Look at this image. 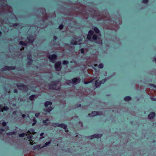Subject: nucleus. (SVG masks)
I'll return each instance as SVG.
<instances>
[{
	"label": "nucleus",
	"instance_id": "7c9ffc66",
	"mask_svg": "<svg viewBox=\"0 0 156 156\" xmlns=\"http://www.w3.org/2000/svg\"><path fill=\"white\" fill-rule=\"evenodd\" d=\"M51 84H52L55 87V86L57 85V83H56L55 81H53L51 82Z\"/></svg>",
	"mask_w": 156,
	"mask_h": 156
},
{
	"label": "nucleus",
	"instance_id": "c9c22d12",
	"mask_svg": "<svg viewBox=\"0 0 156 156\" xmlns=\"http://www.w3.org/2000/svg\"><path fill=\"white\" fill-rule=\"evenodd\" d=\"M63 27H64L63 25L62 24H61L59 26L58 28L59 29L61 30H62L63 29Z\"/></svg>",
	"mask_w": 156,
	"mask_h": 156
},
{
	"label": "nucleus",
	"instance_id": "a19ab883",
	"mask_svg": "<svg viewBox=\"0 0 156 156\" xmlns=\"http://www.w3.org/2000/svg\"><path fill=\"white\" fill-rule=\"evenodd\" d=\"M149 85L151 86H152L155 88H156V85H155L154 84H150Z\"/></svg>",
	"mask_w": 156,
	"mask_h": 156
},
{
	"label": "nucleus",
	"instance_id": "6e6552de",
	"mask_svg": "<svg viewBox=\"0 0 156 156\" xmlns=\"http://www.w3.org/2000/svg\"><path fill=\"white\" fill-rule=\"evenodd\" d=\"M92 29L94 30L96 33L98 34L99 36H101V34L100 32V30L97 27L93 26L92 27Z\"/></svg>",
	"mask_w": 156,
	"mask_h": 156
},
{
	"label": "nucleus",
	"instance_id": "603ef678",
	"mask_svg": "<svg viewBox=\"0 0 156 156\" xmlns=\"http://www.w3.org/2000/svg\"><path fill=\"white\" fill-rule=\"evenodd\" d=\"M77 106L78 107H81V105L80 104H78Z\"/></svg>",
	"mask_w": 156,
	"mask_h": 156
},
{
	"label": "nucleus",
	"instance_id": "72a5a7b5",
	"mask_svg": "<svg viewBox=\"0 0 156 156\" xmlns=\"http://www.w3.org/2000/svg\"><path fill=\"white\" fill-rule=\"evenodd\" d=\"M94 79L90 81H85L84 82V83L85 84H88L89 83H92V82L93 81V80H94Z\"/></svg>",
	"mask_w": 156,
	"mask_h": 156
},
{
	"label": "nucleus",
	"instance_id": "5701e85b",
	"mask_svg": "<svg viewBox=\"0 0 156 156\" xmlns=\"http://www.w3.org/2000/svg\"><path fill=\"white\" fill-rule=\"evenodd\" d=\"M19 44L20 45L23 46H26L27 45V43L24 42L22 41H20L19 42Z\"/></svg>",
	"mask_w": 156,
	"mask_h": 156
},
{
	"label": "nucleus",
	"instance_id": "ddd939ff",
	"mask_svg": "<svg viewBox=\"0 0 156 156\" xmlns=\"http://www.w3.org/2000/svg\"><path fill=\"white\" fill-rule=\"evenodd\" d=\"M72 80L73 83H75V84H76L78 82H80V78L78 79L75 78L73 79Z\"/></svg>",
	"mask_w": 156,
	"mask_h": 156
},
{
	"label": "nucleus",
	"instance_id": "4468645a",
	"mask_svg": "<svg viewBox=\"0 0 156 156\" xmlns=\"http://www.w3.org/2000/svg\"><path fill=\"white\" fill-rule=\"evenodd\" d=\"M27 39L30 43H33L34 40V39L33 37H28Z\"/></svg>",
	"mask_w": 156,
	"mask_h": 156
},
{
	"label": "nucleus",
	"instance_id": "bb28decb",
	"mask_svg": "<svg viewBox=\"0 0 156 156\" xmlns=\"http://www.w3.org/2000/svg\"><path fill=\"white\" fill-rule=\"evenodd\" d=\"M3 110L4 111H7L9 109V108L7 106H2Z\"/></svg>",
	"mask_w": 156,
	"mask_h": 156
},
{
	"label": "nucleus",
	"instance_id": "4c0bfd02",
	"mask_svg": "<svg viewBox=\"0 0 156 156\" xmlns=\"http://www.w3.org/2000/svg\"><path fill=\"white\" fill-rule=\"evenodd\" d=\"M33 62H31L30 61H28L27 62V64L28 65H31Z\"/></svg>",
	"mask_w": 156,
	"mask_h": 156
},
{
	"label": "nucleus",
	"instance_id": "a211bd4d",
	"mask_svg": "<svg viewBox=\"0 0 156 156\" xmlns=\"http://www.w3.org/2000/svg\"><path fill=\"white\" fill-rule=\"evenodd\" d=\"M49 89H52L53 90H57L56 88L55 87L51 84H49Z\"/></svg>",
	"mask_w": 156,
	"mask_h": 156
},
{
	"label": "nucleus",
	"instance_id": "e433bc0d",
	"mask_svg": "<svg viewBox=\"0 0 156 156\" xmlns=\"http://www.w3.org/2000/svg\"><path fill=\"white\" fill-rule=\"evenodd\" d=\"M7 125V123L6 122H4L2 123V125L3 126H5Z\"/></svg>",
	"mask_w": 156,
	"mask_h": 156
},
{
	"label": "nucleus",
	"instance_id": "f8f14e48",
	"mask_svg": "<svg viewBox=\"0 0 156 156\" xmlns=\"http://www.w3.org/2000/svg\"><path fill=\"white\" fill-rule=\"evenodd\" d=\"M54 108L52 106H49L47 108L44 110V112L49 113Z\"/></svg>",
	"mask_w": 156,
	"mask_h": 156
},
{
	"label": "nucleus",
	"instance_id": "f03ea898",
	"mask_svg": "<svg viewBox=\"0 0 156 156\" xmlns=\"http://www.w3.org/2000/svg\"><path fill=\"white\" fill-rule=\"evenodd\" d=\"M47 57L50 61L52 63H55V61L57 60V55L55 54H53Z\"/></svg>",
	"mask_w": 156,
	"mask_h": 156
},
{
	"label": "nucleus",
	"instance_id": "1a4fd4ad",
	"mask_svg": "<svg viewBox=\"0 0 156 156\" xmlns=\"http://www.w3.org/2000/svg\"><path fill=\"white\" fill-rule=\"evenodd\" d=\"M155 113L154 112H151L148 116V119H152L155 116Z\"/></svg>",
	"mask_w": 156,
	"mask_h": 156
},
{
	"label": "nucleus",
	"instance_id": "aec40b11",
	"mask_svg": "<svg viewBox=\"0 0 156 156\" xmlns=\"http://www.w3.org/2000/svg\"><path fill=\"white\" fill-rule=\"evenodd\" d=\"M27 58L28 61H30L31 62H33V60L32 58V56L30 54H28L27 55Z\"/></svg>",
	"mask_w": 156,
	"mask_h": 156
},
{
	"label": "nucleus",
	"instance_id": "7ed1b4c3",
	"mask_svg": "<svg viewBox=\"0 0 156 156\" xmlns=\"http://www.w3.org/2000/svg\"><path fill=\"white\" fill-rule=\"evenodd\" d=\"M16 69L15 66H6L1 69V71L14 70Z\"/></svg>",
	"mask_w": 156,
	"mask_h": 156
},
{
	"label": "nucleus",
	"instance_id": "37998d69",
	"mask_svg": "<svg viewBox=\"0 0 156 156\" xmlns=\"http://www.w3.org/2000/svg\"><path fill=\"white\" fill-rule=\"evenodd\" d=\"M27 138L30 139V140H32L31 139L32 138V136L30 135H29L27 136Z\"/></svg>",
	"mask_w": 156,
	"mask_h": 156
},
{
	"label": "nucleus",
	"instance_id": "473e14b6",
	"mask_svg": "<svg viewBox=\"0 0 156 156\" xmlns=\"http://www.w3.org/2000/svg\"><path fill=\"white\" fill-rule=\"evenodd\" d=\"M99 68L102 69L104 67V65L102 63L99 64L98 66Z\"/></svg>",
	"mask_w": 156,
	"mask_h": 156
},
{
	"label": "nucleus",
	"instance_id": "423d86ee",
	"mask_svg": "<svg viewBox=\"0 0 156 156\" xmlns=\"http://www.w3.org/2000/svg\"><path fill=\"white\" fill-rule=\"evenodd\" d=\"M102 136V134H94L90 136L89 137L91 139H92L94 138H101Z\"/></svg>",
	"mask_w": 156,
	"mask_h": 156
},
{
	"label": "nucleus",
	"instance_id": "de8ad7c7",
	"mask_svg": "<svg viewBox=\"0 0 156 156\" xmlns=\"http://www.w3.org/2000/svg\"><path fill=\"white\" fill-rule=\"evenodd\" d=\"M13 92L14 93H17L18 92V90L17 89H14L13 90Z\"/></svg>",
	"mask_w": 156,
	"mask_h": 156
},
{
	"label": "nucleus",
	"instance_id": "13d9d810",
	"mask_svg": "<svg viewBox=\"0 0 156 156\" xmlns=\"http://www.w3.org/2000/svg\"><path fill=\"white\" fill-rule=\"evenodd\" d=\"M0 130H1L2 131H4V130L3 129H2V128H0Z\"/></svg>",
	"mask_w": 156,
	"mask_h": 156
},
{
	"label": "nucleus",
	"instance_id": "09e8293b",
	"mask_svg": "<svg viewBox=\"0 0 156 156\" xmlns=\"http://www.w3.org/2000/svg\"><path fill=\"white\" fill-rule=\"evenodd\" d=\"M53 38V39L55 40H56L57 39V37L55 36H54Z\"/></svg>",
	"mask_w": 156,
	"mask_h": 156
},
{
	"label": "nucleus",
	"instance_id": "bf43d9fd",
	"mask_svg": "<svg viewBox=\"0 0 156 156\" xmlns=\"http://www.w3.org/2000/svg\"><path fill=\"white\" fill-rule=\"evenodd\" d=\"M68 82L69 83H72V82L71 81V80H68Z\"/></svg>",
	"mask_w": 156,
	"mask_h": 156
},
{
	"label": "nucleus",
	"instance_id": "3c124183",
	"mask_svg": "<svg viewBox=\"0 0 156 156\" xmlns=\"http://www.w3.org/2000/svg\"><path fill=\"white\" fill-rule=\"evenodd\" d=\"M22 116L23 118H24L26 117V115L25 114H22Z\"/></svg>",
	"mask_w": 156,
	"mask_h": 156
},
{
	"label": "nucleus",
	"instance_id": "f257e3e1",
	"mask_svg": "<svg viewBox=\"0 0 156 156\" xmlns=\"http://www.w3.org/2000/svg\"><path fill=\"white\" fill-rule=\"evenodd\" d=\"M94 31L92 30H90L88 33L87 36V38L89 41H94L95 43L98 44L102 43V41L100 37H99L96 34H94Z\"/></svg>",
	"mask_w": 156,
	"mask_h": 156
},
{
	"label": "nucleus",
	"instance_id": "393cba45",
	"mask_svg": "<svg viewBox=\"0 0 156 156\" xmlns=\"http://www.w3.org/2000/svg\"><path fill=\"white\" fill-rule=\"evenodd\" d=\"M50 143H51V141L45 143L44 144V145L41 146V148H44V147H47V146H48Z\"/></svg>",
	"mask_w": 156,
	"mask_h": 156
},
{
	"label": "nucleus",
	"instance_id": "49530a36",
	"mask_svg": "<svg viewBox=\"0 0 156 156\" xmlns=\"http://www.w3.org/2000/svg\"><path fill=\"white\" fill-rule=\"evenodd\" d=\"M39 114H40V113H36L35 114V117H38L39 116Z\"/></svg>",
	"mask_w": 156,
	"mask_h": 156
},
{
	"label": "nucleus",
	"instance_id": "c756f323",
	"mask_svg": "<svg viewBox=\"0 0 156 156\" xmlns=\"http://www.w3.org/2000/svg\"><path fill=\"white\" fill-rule=\"evenodd\" d=\"M107 80V79L105 78L104 79H103L101 80V83L104 84V83H105Z\"/></svg>",
	"mask_w": 156,
	"mask_h": 156
},
{
	"label": "nucleus",
	"instance_id": "052dcab7",
	"mask_svg": "<svg viewBox=\"0 0 156 156\" xmlns=\"http://www.w3.org/2000/svg\"><path fill=\"white\" fill-rule=\"evenodd\" d=\"M23 49H24V48H22L21 49V50L22 51V50H23Z\"/></svg>",
	"mask_w": 156,
	"mask_h": 156
},
{
	"label": "nucleus",
	"instance_id": "a18cd8bd",
	"mask_svg": "<svg viewBox=\"0 0 156 156\" xmlns=\"http://www.w3.org/2000/svg\"><path fill=\"white\" fill-rule=\"evenodd\" d=\"M2 106L0 105V112H3V110H2Z\"/></svg>",
	"mask_w": 156,
	"mask_h": 156
},
{
	"label": "nucleus",
	"instance_id": "8fccbe9b",
	"mask_svg": "<svg viewBox=\"0 0 156 156\" xmlns=\"http://www.w3.org/2000/svg\"><path fill=\"white\" fill-rule=\"evenodd\" d=\"M33 121H34V122H35V123H36L37 122V120L35 118H34L33 119Z\"/></svg>",
	"mask_w": 156,
	"mask_h": 156
},
{
	"label": "nucleus",
	"instance_id": "0e129e2a",
	"mask_svg": "<svg viewBox=\"0 0 156 156\" xmlns=\"http://www.w3.org/2000/svg\"><path fill=\"white\" fill-rule=\"evenodd\" d=\"M9 92H10V90H9L8 91V93H9Z\"/></svg>",
	"mask_w": 156,
	"mask_h": 156
},
{
	"label": "nucleus",
	"instance_id": "2f4dec72",
	"mask_svg": "<svg viewBox=\"0 0 156 156\" xmlns=\"http://www.w3.org/2000/svg\"><path fill=\"white\" fill-rule=\"evenodd\" d=\"M25 133H22L21 134H20L19 135V136L20 137H24L25 136Z\"/></svg>",
	"mask_w": 156,
	"mask_h": 156
},
{
	"label": "nucleus",
	"instance_id": "f704fd0d",
	"mask_svg": "<svg viewBox=\"0 0 156 156\" xmlns=\"http://www.w3.org/2000/svg\"><path fill=\"white\" fill-rule=\"evenodd\" d=\"M142 2L145 4H147L148 2V0H142Z\"/></svg>",
	"mask_w": 156,
	"mask_h": 156
},
{
	"label": "nucleus",
	"instance_id": "412c9836",
	"mask_svg": "<svg viewBox=\"0 0 156 156\" xmlns=\"http://www.w3.org/2000/svg\"><path fill=\"white\" fill-rule=\"evenodd\" d=\"M16 132H11L7 133L6 134L7 135L11 136L12 135H16Z\"/></svg>",
	"mask_w": 156,
	"mask_h": 156
},
{
	"label": "nucleus",
	"instance_id": "680f3d73",
	"mask_svg": "<svg viewBox=\"0 0 156 156\" xmlns=\"http://www.w3.org/2000/svg\"><path fill=\"white\" fill-rule=\"evenodd\" d=\"M154 60L156 62V57L154 58Z\"/></svg>",
	"mask_w": 156,
	"mask_h": 156
},
{
	"label": "nucleus",
	"instance_id": "2eb2a0df",
	"mask_svg": "<svg viewBox=\"0 0 156 156\" xmlns=\"http://www.w3.org/2000/svg\"><path fill=\"white\" fill-rule=\"evenodd\" d=\"M52 103L50 101H46L44 103V106L45 107H47L48 105H51Z\"/></svg>",
	"mask_w": 156,
	"mask_h": 156
},
{
	"label": "nucleus",
	"instance_id": "e2e57ef3",
	"mask_svg": "<svg viewBox=\"0 0 156 156\" xmlns=\"http://www.w3.org/2000/svg\"><path fill=\"white\" fill-rule=\"evenodd\" d=\"M31 131H34V130H33V129H31Z\"/></svg>",
	"mask_w": 156,
	"mask_h": 156
},
{
	"label": "nucleus",
	"instance_id": "c03bdc74",
	"mask_svg": "<svg viewBox=\"0 0 156 156\" xmlns=\"http://www.w3.org/2000/svg\"><path fill=\"white\" fill-rule=\"evenodd\" d=\"M2 5L5 6H7V5L6 3H5L4 2H2Z\"/></svg>",
	"mask_w": 156,
	"mask_h": 156
},
{
	"label": "nucleus",
	"instance_id": "774afa93",
	"mask_svg": "<svg viewBox=\"0 0 156 156\" xmlns=\"http://www.w3.org/2000/svg\"><path fill=\"white\" fill-rule=\"evenodd\" d=\"M96 65H94V66H96Z\"/></svg>",
	"mask_w": 156,
	"mask_h": 156
},
{
	"label": "nucleus",
	"instance_id": "0eeeda50",
	"mask_svg": "<svg viewBox=\"0 0 156 156\" xmlns=\"http://www.w3.org/2000/svg\"><path fill=\"white\" fill-rule=\"evenodd\" d=\"M16 86L18 87H22L23 89H27V86L23 83H19L16 84Z\"/></svg>",
	"mask_w": 156,
	"mask_h": 156
},
{
	"label": "nucleus",
	"instance_id": "338daca9",
	"mask_svg": "<svg viewBox=\"0 0 156 156\" xmlns=\"http://www.w3.org/2000/svg\"><path fill=\"white\" fill-rule=\"evenodd\" d=\"M36 67L37 68H38V66H36Z\"/></svg>",
	"mask_w": 156,
	"mask_h": 156
},
{
	"label": "nucleus",
	"instance_id": "4be33fe9",
	"mask_svg": "<svg viewBox=\"0 0 156 156\" xmlns=\"http://www.w3.org/2000/svg\"><path fill=\"white\" fill-rule=\"evenodd\" d=\"M36 97L35 94H32L29 97V99L31 101H33L34 100V98Z\"/></svg>",
	"mask_w": 156,
	"mask_h": 156
},
{
	"label": "nucleus",
	"instance_id": "6ab92c4d",
	"mask_svg": "<svg viewBox=\"0 0 156 156\" xmlns=\"http://www.w3.org/2000/svg\"><path fill=\"white\" fill-rule=\"evenodd\" d=\"M124 100L126 101H129L131 100L132 98L130 96H127L124 98Z\"/></svg>",
	"mask_w": 156,
	"mask_h": 156
},
{
	"label": "nucleus",
	"instance_id": "79ce46f5",
	"mask_svg": "<svg viewBox=\"0 0 156 156\" xmlns=\"http://www.w3.org/2000/svg\"><path fill=\"white\" fill-rule=\"evenodd\" d=\"M80 51L81 53H83L84 52V50L83 48L80 49Z\"/></svg>",
	"mask_w": 156,
	"mask_h": 156
},
{
	"label": "nucleus",
	"instance_id": "c85d7f7f",
	"mask_svg": "<svg viewBox=\"0 0 156 156\" xmlns=\"http://www.w3.org/2000/svg\"><path fill=\"white\" fill-rule=\"evenodd\" d=\"M62 63L64 65H67L69 63V62L66 60H64L63 61Z\"/></svg>",
	"mask_w": 156,
	"mask_h": 156
},
{
	"label": "nucleus",
	"instance_id": "ea45409f",
	"mask_svg": "<svg viewBox=\"0 0 156 156\" xmlns=\"http://www.w3.org/2000/svg\"><path fill=\"white\" fill-rule=\"evenodd\" d=\"M70 62L71 63H73L75 64H76L77 63V62L74 60L70 61Z\"/></svg>",
	"mask_w": 156,
	"mask_h": 156
},
{
	"label": "nucleus",
	"instance_id": "b1692460",
	"mask_svg": "<svg viewBox=\"0 0 156 156\" xmlns=\"http://www.w3.org/2000/svg\"><path fill=\"white\" fill-rule=\"evenodd\" d=\"M60 124L58 122H55L54 123L52 124V126L55 127H60V126H59Z\"/></svg>",
	"mask_w": 156,
	"mask_h": 156
},
{
	"label": "nucleus",
	"instance_id": "a878e982",
	"mask_svg": "<svg viewBox=\"0 0 156 156\" xmlns=\"http://www.w3.org/2000/svg\"><path fill=\"white\" fill-rule=\"evenodd\" d=\"M49 120L48 119H46L45 120H44L43 121V123L44 125H47L48 124L47 123V121Z\"/></svg>",
	"mask_w": 156,
	"mask_h": 156
},
{
	"label": "nucleus",
	"instance_id": "4d7b16f0",
	"mask_svg": "<svg viewBox=\"0 0 156 156\" xmlns=\"http://www.w3.org/2000/svg\"><path fill=\"white\" fill-rule=\"evenodd\" d=\"M16 111H14L13 112L12 114H16Z\"/></svg>",
	"mask_w": 156,
	"mask_h": 156
},
{
	"label": "nucleus",
	"instance_id": "20e7f679",
	"mask_svg": "<svg viewBox=\"0 0 156 156\" xmlns=\"http://www.w3.org/2000/svg\"><path fill=\"white\" fill-rule=\"evenodd\" d=\"M55 68L56 71H60L62 68L61 61H58L56 62L55 64Z\"/></svg>",
	"mask_w": 156,
	"mask_h": 156
},
{
	"label": "nucleus",
	"instance_id": "9b49d317",
	"mask_svg": "<svg viewBox=\"0 0 156 156\" xmlns=\"http://www.w3.org/2000/svg\"><path fill=\"white\" fill-rule=\"evenodd\" d=\"M101 84V82L98 80H96L94 83V85L96 87H99Z\"/></svg>",
	"mask_w": 156,
	"mask_h": 156
},
{
	"label": "nucleus",
	"instance_id": "39448f33",
	"mask_svg": "<svg viewBox=\"0 0 156 156\" xmlns=\"http://www.w3.org/2000/svg\"><path fill=\"white\" fill-rule=\"evenodd\" d=\"M102 115L101 112L93 111L91 113H89L88 115L90 116H95L96 115Z\"/></svg>",
	"mask_w": 156,
	"mask_h": 156
},
{
	"label": "nucleus",
	"instance_id": "6e6d98bb",
	"mask_svg": "<svg viewBox=\"0 0 156 156\" xmlns=\"http://www.w3.org/2000/svg\"><path fill=\"white\" fill-rule=\"evenodd\" d=\"M30 144L31 145H33V142H30Z\"/></svg>",
	"mask_w": 156,
	"mask_h": 156
},
{
	"label": "nucleus",
	"instance_id": "58836bf2",
	"mask_svg": "<svg viewBox=\"0 0 156 156\" xmlns=\"http://www.w3.org/2000/svg\"><path fill=\"white\" fill-rule=\"evenodd\" d=\"M151 99L153 101H156V98L154 97H151Z\"/></svg>",
	"mask_w": 156,
	"mask_h": 156
},
{
	"label": "nucleus",
	"instance_id": "69168bd1",
	"mask_svg": "<svg viewBox=\"0 0 156 156\" xmlns=\"http://www.w3.org/2000/svg\"><path fill=\"white\" fill-rule=\"evenodd\" d=\"M30 94V93H27V94H28V95H29V94Z\"/></svg>",
	"mask_w": 156,
	"mask_h": 156
},
{
	"label": "nucleus",
	"instance_id": "9d476101",
	"mask_svg": "<svg viewBox=\"0 0 156 156\" xmlns=\"http://www.w3.org/2000/svg\"><path fill=\"white\" fill-rule=\"evenodd\" d=\"M60 127L62 128V129H65V131L67 132L68 131L67 126L64 123H61L60 124Z\"/></svg>",
	"mask_w": 156,
	"mask_h": 156
},
{
	"label": "nucleus",
	"instance_id": "f3484780",
	"mask_svg": "<svg viewBox=\"0 0 156 156\" xmlns=\"http://www.w3.org/2000/svg\"><path fill=\"white\" fill-rule=\"evenodd\" d=\"M70 43L71 45H76L77 44V41L76 40H71L70 41Z\"/></svg>",
	"mask_w": 156,
	"mask_h": 156
},
{
	"label": "nucleus",
	"instance_id": "dca6fc26",
	"mask_svg": "<svg viewBox=\"0 0 156 156\" xmlns=\"http://www.w3.org/2000/svg\"><path fill=\"white\" fill-rule=\"evenodd\" d=\"M42 148H41V145H36L35 146H34V149L35 150V149H42Z\"/></svg>",
	"mask_w": 156,
	"mask_h": 156
},
{
	"label": "nucleus",
	"instance_id": "cd10ccee",
	"mask_svg": "<svg viewBox=\"0 0 156 156\" xmlns=\"http://www.w3.org/2000/svg\"><path fill=\"white\" fill-rule=\"evenodd\" d=\"M11 26L13 27H17L19 25V23H11Z\"/></svg>",
	"mask_w": 156,
	"mask_h": 156
},
{
	"label": "nucleus",
	"instance_id": "864d4df0",
	"mask_svg": "<svg viewBox=\"0 0 156 156\" xmlns=\"http://www.w3.org/2000/svg\"><path fill=\"white\" fill-rule=\"evenodd\" d=\"M44 133H40V135L41 136H42L44 135Z\"/></svg>",
	"mask_w": 156,
	"mask_h": 156
},
{
	"label": "nucleus",
	"instance_id": "5fc2aeb1",
	"mask_svg": "<svg viewBox=\"0 0 156 156\" xmlns=\"http://www.w3.org/2000/svg\"><path fill=\"white\" fill-rule=\"evenodd\" d=\"M36 123H35V122H34L32 124V126H34L35 124H36Z\"/></svg>",
	"mask_w": 156,
	"mask_h": 156
}]
</instances>
